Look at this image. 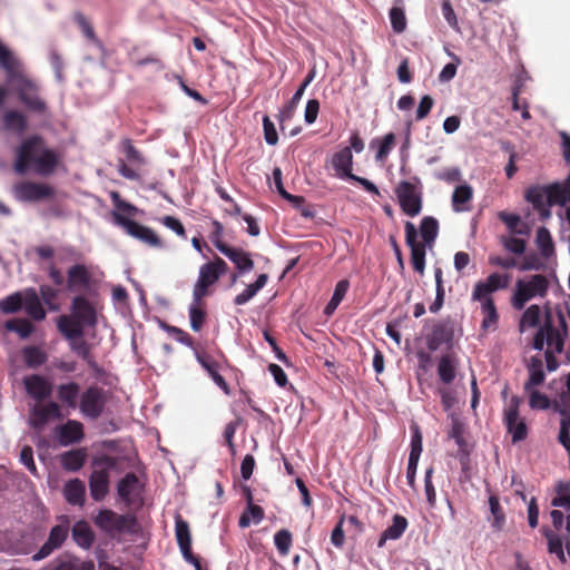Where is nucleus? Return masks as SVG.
<instances>
[{
    "mask_svg": "<svg viewBox=\"0 0 570 570\" xmlns=\"http://www.w3.org/2000/svg\"><path fill=\"white\" fill-rule=\"evenodd\" d=\"M62 165L60 151L48 146L40 135L22 139L14 150L13 169L19 175L33 173L40 177L53 175Z\"/></svg>",
    "mask_w": 570,
    "mask_h": 570,
    "instance_id": "f257e3e1",
    "label": "nucleus"
},
{
    "mask_svg": "<svg viewBox=\"0 0 570 570\" xmlns=\"http://www.w3.org/2000/svg\"><path fill=\"white\" fill-rule=\"evenodd\" d=\"M0 66L7 73L9 82L17 85L20 101L31 111L43 114L47 109L46 102L38 95V86L23 76L20 62L12 52L0 42Z\"/></svg>",
    "mask_w": 570,
    "mask_h": 570,
    "instance_id": "f03ea898",
    "label": "nucleus"
},
{
    "mask_svg": "<svg viewBox=\"0 0 570 570\" xmlns=\"http://www.w3.org/2000/svg\"><path fill=\"white\" fill-rule=\"evenodd\" d=\"M109 197L115 207V210L111 212L114 224L124 228L128 235L141 240L151 247H164L163 240L151 228L144 226L130 218L136 216L138 213V208L135 205L124 200L117 190H111L109 193Z\"/></svg>",
    "mask_w": 570,
    "mask_h": 570,
    "instance_id": "7ed1b4c3",
    "label": "nucleus"
},
{
    "mask_svg": "<svg viewBox=\"0 0 570 570\" xmlns=\"http://www.w3.org/2000/svg\"><path fill=\"white\" fill-rule=\"evenodd\" d=\"M549 289V281L544 275L535 274L528 281L519 279L511 299L514 309L521 311L534 296L544 297Z\"/></svg>",
    "mask_w": 570,
    "mask_h": 570,
    "instance_id": "20e7f679",
    "label": "nucleus"
},
{
    "mask_svg": "<svg viewBox=\"0 0 570 570\" xmlns=\"http://www.w3.org/2000/svg\"><path fill=\"white\" fill-rule=\"evenodd\" d=\"M228 271L227 263L216 256L213 262L206 263L199 268V276L193 289L195 301H203L209 294L208 288L214 285L222 275Z\"/></svg>",
    "mask_w": 570,
    "mask_h": 570,
    "instance_id": "39448f33",
    "label": "nucleus"
},
{
    "mask_svg": "<svg viewBox=\"0 0 570 570\" xmlns=\"http://www.w3.org/2000/svg\"><path fill=\"white\" fill-rule=\"evenodd\" d=\"M106 403V391L98 385H91L81 393L78 407L83 416L97 420L104 413Z\"/></svg>",
    "mask_w": 570,
    "mask_h": 570,
    "instance_id": "423d86ee",
    "label": "nucleus"
},
{
    "mask_svg": "<svg viewBox=\"0 0 570 570\" xmlns=\"http://www.w3.org/2000/svg\"><path fill=\"white\" fill-rule=\"evenodd\" d=\"M399 205L402 212L410 216L415 217L422 210V193L417 187L406 180L401 181L395 188Z\"/></svg>",
    "mask_w": 570,
    "mask_h": 570,
    "instance_id": "0eeeda50",
    "label": "nucleus"
},
{
    "mask_svg": "<svg viewBox=\"0 0 570 570\" xmlns=\"http://www.w3.org/2000/svg\"><path fill=\"white\" fill-rule=\"evenodd\" d=\"M95 297L88 294H78L71 299V314L87 327H95L98 323Z\"/></svg>",
    "mask_w": 570,
    "mask_h": 570,
    "instance_id": "6e6552de",
    "label": "nucleus"
},
{
    "mask_svg": "<svg viewBox=\"0 0 570 570\" xmlns=\"http://www.w3.org/2000/svg\"><path fill=\"white\" fill-rule=\"evenodd\" d=\"M70 527L67 517L61 518V522L51 528L47 541L32 556L33 561H40L60 549L69 535Z\"/></svg>",
    "mask_w": 570,
    "mask_h": 570,
    "instance_id": "1a4fd4ad",
    "label": "nucleus"
},
{
    "mask_svg": "<svg viewBox=\"0 0 570 570\" xmlns=\"http://www.w3.org/2000/svg\"><path fill=\"white\" fill-rule=\"evenodd\" d=\"M13 195L20 202L37 203L53 197L55 189L45 183L21 181L13 186Z\"/></svg>",
    "mask_w": 570,
    "mask_h": 570,
    "instance_id": "9d476101",
    "label": "nucleus"
},
{
    "mask_svg": "<svg viewBox=\"0 0 570 570\" xmlns=\"http://www.w3.org/2000/svg\"><path fill=\"white\" fill-rule=\"evenodd\" d=\"M67 288L72 293L85 292L89 296H97L91 286V274L83 264H75L67 271Z\"/></svg>",
    "mask_w": 570,
    "mask_h": 570,
    "instance_id": "9b49d317",
    "label": "nucleus"
},
{
    "mask_svg": "<svg viewBox=\"0 0 570 570\" xmlns=\"http://www.w3.org/2000/svg\"><path fill=\"white\" fill-rule=\"evenodd\" d=\"M175 534L178 547L185 560L191 563L196 570H202L200 559L191 551V535L189 524L180 514L175 517Z\"/></svg>",
    "mask_w": 570,
    "mask_h": 570,
    "instance_id": "f8f14e48",
    "label": "nucleus"
},
{
    "mask_svg": "<svg viewBox=\"0 0 570 570\" xmlns=\"http://www.w3.org/2000/svg\"><path fill=\"white\" fill-rule=\"evenodd\" d=\"M405 229V243L411 249V263L420 274H423L425 268V246L417 242V230L413 223L406 222L404 225Z\"/></svg>",
    "mask_w": 570,
    "mask_h": 570,
    "instance_id": "ddd939ff",
    "label": "nucleus"
},
{
    "mask_svg": "<svg viewBox=\"0 0 570 570\" xmlns=\"http://www.w3.org/2000/svg\"><path fill=\"white\" fill-rule=\"evenodd\" d=\"M62 417L60 404L50 401L46 404H37L31 409L29 423L36 430H42L50 420H61Z\"/></svg>",
    "mask_w": 570,
    "mask_h": 570,
    "instance_id": "4468645a",
    "label": "nucleus"
},
{
    "mask_svg": "<svg viewBox=\"0 0 570 570\" xmlns=\"http://www.w3.org/2000/svg\"><path fill=\"white\" fill-rule=\"evenodd\" d=\"M95 524L106 532H122L128 528L129 523H134L135 519L127 515L118 514L110 509H102L94 519Z\"/></svg>",
    "mask_w": 570,
    "mask_h": 570,
    "instance_id": "2eb2a0df",
    "label": "nucleus"
},
{
    "mask_svg": "<svg viewBox=\"0 0 570 570\" xmlns=\"http://www.w3.org/2000/svg\"><path fill=\"white\" fill-rule=\"evenodd\" d=\"M454 338V323L451 320H443L435 323L431 333L426 336V345L430 351H436L440 346H452Z\"/></svg>",
    "mask_w": 570,
    "mask_h": 570,
    "instance_id": "dca6fc26",
    "label": "nucleus"
},
{
    "mask_svg": "<svg viewBox=\"0 0 570 570\" xmlns=\"http://www.w3.org/2000/svg\"><path fill=\"white\" fill-rule=\"evenodd\" d=\"M26 393L33 400L41 402L52 393L51 382L42 375L30 374L23 377Z\"/></svg>",
    "mask_w": 570,
    "mask_h": 570,
    "instance_id": "f3484780",
    "label": "nucleus"
},
{
    "mask_svg": "<svg viewBox=\"0 0 570 570\" xmlns=\"http://www.w3.org/2000/svg\"><path fill=\"white\" fill-rule=\"evenodd\" d=\"M217 249L235 265L238 274L250 272L254 268L250 254L244 249L227 244H217Z\"/></svg>",
    "mask_w": 570,
    "mask_h": 570,
    "instance_id": "a211bd4d",
    "label": "nucleus"
},
{
    "mask_svg": "<svg viewBox=\"0 0 570 570\" xmlns=\"http://www.w3.org/2000/svg\"><path fill=\"white\" fill-rule=\"evenodd\" d=\"M110 475L107 469L94 470L89 476L91 498L100 502L109 493Z\"/></svg>",
    "mask_w": 570,
    "mask_h": 570,
    "instance_id": "6ab92c4d",
    "label": "nucleus"
},
{
    "mask_svg": "<svg viewBox=\"0 0 570 570\" xmlns=\"http://www.w3.org/2000/svg\"><path fill=\"white\" fill-rule=\"evenodd\" d=\"M59 443L61 445H70L78 443L83 439V425L76 420H68L65 424L56 429Z\"/></svg>",
    "mask_w": 570,
    "mask_h": 570,
    "instance_id": "aec40b11",
    "label": "nucleus"
},
{
    "mask_svg": "<svg viewBox=\"0 0 570 570\" xmlns=\"http://www.w3.org/2000/svg\"><path fill=\"white\" fill-rule=\"evenodd\" d=\"M85 326L79 320H77L72 314L70 315H61L57 320V328L61 333V335L68 340L73 341L76 338H81L85 334Z\"/></svg>",
    "mask_w": 570,
    "mask_h": 570,
    "instance_id": "412c9836",
    "label": "nucleus"
},
{
    "mask_svg": "<svg viewBox=\"0 0 570 570\" xmlns=\"http://www.w3.org/2000/svg\"><path fill=\"white\" fill-rule=\"evenodd\" d=\"M22 307L29 317L33 321H42L46 318V311L42 307L37 291L32 287L27 288L22 294Z\"/></svg>",
    "mask_w": 570,
    "mask_h": 570,
    "instance_id": "4be33fe9",
    "label": "nucleus"
},
{
    "mask_svg": "<svg viewBox=\"0 0 570 570\" xmlns=\"http://www.w3.org/2000/svg\"><path fill=\"white\" fill-rule=\"evenodd\" d=\"M80 385L70 381L68 383H62L57 386V399L61 403V405L75 410L78 407V399H80Z\"/></svg>",
    "mask_w": 570,
    "mask_h": 570,
    "instance_id": "5701e85b",
    "label": "nucleus"
},
{
    "mask_svg": "<svg viewBox=\"0 0 570 570\" xmlns=\"http://www.w3.org/2000/svg\"><path fill=\"white\" fill-rule=\"evenodd\" d=\"M332 166L340 177L350 179L353 166V155L350 147H344L332 157Z\"/></svg>",
    "mask_w": 570,
    "mask_h": 570,
    "instance_id": "b1692460",
    "label": "nucleus"
},
{
    "mask_svg": "<svg viewBox=\"0 0 570 570\" xmlns=\"http://www.w3.org/2000/svg\"><path fill=\"white\" fill-rule=\"evenodd\" d=\"M544 330L549 348L553 347L556 353H562L567 336L557 332V327L553 325L552 313L548 307L544 314Z\"/></svg>",
    "mask_w": 570,
    "mask_h": 570,
    "instance_id": "393cba45",
    "label": "nucleus"
},
{
    "mask_svg": "<svg viewBox=\"0 0 570 570\" xmlns=\"http://www.w3.org/2000/svg\"><path fill=\"white\" fill-rule=\"evenodd\" d=\"M409 522L405 517L395 514L392 519V524L389 525L381 534L377 547L383 548L387 540H397L405 532Z\"/></svg>",
    "mask_w": 570,
    "mask_h": 570,
    "instance_id": "a878e982",
    "label": "nucleus"
},
{
    "mask_svg": "<svg viewBox=\"0 0 570 570\" xmlns=\"http://www.w3.org/2000/svg\"><path fill=\"white\" fill-rule=\"evenodd\" d=\"M139 479L134 472H128L117 485L118 495L127 504L132 503V497L139 493Z\"/></svg>",
    "mask_w": 570,
    "mask_h": 570,
    "instance_id": "bb28decb",
    "label": "nucleus"
},
{
    "mask_svg": "<svg viewBox=\"0 0 570 570\" xmlns=\"http://www.w3.org/2000/svg\"><path fill=\"white\" fill-rule=\"evenodd\" d=\"M197 360L213 381L228 395L230 393L229 385L219 373V364L207 354H198Z\"/></svg>",
    "mask_w": 570,
    "mask_h": 570,
    "instance_id": "cd10ccee",
    "label": "nucleus"
},
{
    "mask_svg": "<svg viewBox=\"0 0 570 570\" xmlns=\"http://www.w3.org/2000/svg\"><path fill=\"white\" fill-rule=\"evenodd\" d=\"M63 495L68 503L82 507L86 497L85 482L78 478L68 481L63 488Z\"/></svg>",
    "mask_w": 570,
    "mask_h": 570,
    "instance_id": "c85d7f7f",
    "label": "nucleus"
},
{
    "mask_svg": "<svg viewBox=\"0 0 570 570\" xmlns=\"http://www.w3.org/2000/svg\"><path fill=\"white\" fill-rule=\"evenodd\" d=\"M48 570H95V563L92 560L60 557L48 567Z\"/></svg>",
    "mask_w": 570,
    "mask_h": 570,
    "instance_id": "c756f323",
    "label": "nucleus"
},
{
    "mask_svg": "<svg viewBox=\"0 0 570 570\" xmlns=\"http://www.w3.org/2000/svg\"><path fill=\"white\" fill-rule=\"evenodd\" d=\"M548 190V205H570V183H554L547 186Z\"/></svg>",
    "mask_w": 570,
    "mask_h": 570,
    "instance_id": "7c9ffc66",
    "label": "nucleus"
},
{
    "mask_svg": "<svg viewBox=\"0 0 570 570\" xmlns=\"http://www.w3.org/2000/svg\"><path fill=\"white\" fill-rule=\"evenodd\" d=\"M481 313L483 320L481 322V330L483 332L495 331L499 324V313L493 298H485L481 304Z\"/></svg>",
    "mask_w": 570,
    "mask_h": 570,
    "instance_id": "2f4dec72",
    "label": "nucleus"
},
{
    "mask_svg": "<svg viewBox=\"0 0 570 570\" xmlns=\"http://www.w3.org/2000/svg\"><path fill=\"white\" fill-rule=\"evenodd\" d=\"M71 535L73 541L83 549H89L95 540L94 531L88 522L81 520L73 524L71 528Z\"/></svg>",
    "mask_w": 570,
    "mask_h": 570,
    "instance_id": "473e14b6",
    "label": "nucleus"
},
{
    "mask_svg": "<svg viewBox=\"0 0 570 570\" xmlns=\"http://www.w3.org/2000/svg\"><path fill=\"white\" fill-rule=\"evenodd\" d=\"M87 453L85 449H75L60 455L61 466L66 471L77 472L86 462Z\"/></svg>",
    "mask_w": 570,
    "mask_h": 570,
    "instance_id": "72a5a7b5",
    "label": "nucleus"
},
{
    "mask_svg": "<svg viewBox=\"0 0 570 570\" xmlns=\"http://www.w3.org/2000/svg\"><path fill=\"white\" fill-rule=\"evenodd\" d=\"M396 145V136L394 132H389L384 135L382 138H375L371 141L370 146L371 148L377 147L376 154H375V160L377 163H384L391 150Z\"/></svg>",
    "mask_w": 570,
    "mask_h": 570,
    "instance_id": "f704fd0d",
    "label": "nucleus"
},
{
    "mask_svg": "<svg viewBox=\"0 0 570 570\" xmlns=\"http://www.w3.org/2000/svg\"><path fill=\"white\" fill-rule=\"evenodd\" d=\"M392 29L395 33L405 31L407 21L404 10V0H394L393 7L389 12Z\"/></svg>",
    "mask_w": 570,
    "mask_h": 570,
    "instance_id": "c9c22d12",
    "label": "nucleus"
},
{
    "mask_svg": "<svg viewBox=\"0 0 570 570\" xmlns=\"http://www.w3.org/2000/svg\"><path fill=\"white\" fill-rule=\"evenodd\" d=\"M529 379L524 383V390L535 389L544 382L546 374L543 371L542 361L533 356L528 366Z\"/></svg>",
    "mask_w": 570,
    "mask_h": 570,
    "instance_id": "e433bc0d",
    "label": "nucleus"
},
{
    "mask_svg": "<svg viewBox=\"0 0 570 570\" xmlns=\"http://www.w3.org/2000/svg\"><path fill=\"white\" fill-rule=\"evenodd\" d=\"M438 375L444 384H451L456 376L455 360L446 354L438 363Z\"/></svg>",
    "mask_w": 570,
    "mask_h": 570,
    "instance_id": "4c0bfd02",
    "label": "nucleus"
},
{
    "mask_svg": "<svg viewBox=\"0 0 570 570\" xmlns=\"http://www.w3.org/2000/svg\"><path fill=\"white\" fill-rule=\"evenodd\" d=\"M267 281V274L258 275L253 284L248 285L242 293L236 295V297L234 298V303L236 305L246 304L266 285Z\"/></svg>",
    "mask_w": 570,
    "mask_h": 570,
    "instance_id": "58836bf2",
    "label": "nucleus"
},
{
    "mask_svg": "<svg viewBox=\"0 0 570 570\" xmlns=\"http://www.w3.org/2000/svg\"><path fill=\"white\" fill-rule=\"evenodd\" d=\"M554 493L551 505L570 511V481H558L554 485Z\"/></svg>",
    "mask_w": 570,
    "mask_h": 570,
    "instance_id": "ea45409f",
    "label": "nucleus"
},
{
    "mask_svg": "<svg viewBox=\"0 0 570 570\" xmlns=\"http://www.w3.org/2000/svg\"><path fill=\"white\" fill-rule=\"evenodd\" d=\"M498 217L502 223H504L507 225L508 229L512 234H518V235H528L529 234V226L525 223L521 222V217L519 215L502 210V212H499Z\"/></svg>",
    "mask_w": 570,
    "mask_h": 570,
    "instance_id": "a19ab883",
    "label": "nucleus"
},
{
    "mask_svg": "<svg viewBox=\"0 0 570 570\" xmlns=\"http://www.w3.org/2000/svg\"><path fill=\"white\" fill-rule=\"evenodd\" d=\"M439 233V223L432 216H426L421 220L420 234L423 239V244L431 247L434 243Z\"/></svg>",
    "mask_w": 570,
    "mask_h": 570,
    "instance_id": "79ce46f5",
    "label": "nucleus"
},
{
    "mask_svg": "<svg viewBox=\"0 0 570 570\" xmlns=\"http://www.w3.org/2000/svg\"><path fill=\"white\" fill-rule=\"evenodd\" d=\"M535 243L541 256L544 258H549L554 254V243L547 227L542 226L538 228Z\"/></svg>",
    "mask_w": 570,
    "mask_h": 570,
    "instance_id": "37998d69",
    "label": "nucleus"
},
{
    "mask_svg": "<svg viewBox=\"0 0 570 570\" xmlns=\"http://www.w3.org/2000/svg\"><path fill=\"white\" fill-rule=\"evenodd\" d=\"M3 125L8 130L21 134L27 129L28 121L22 112L9 110L3 115Z\"/></svg>",
    "mask_w": 570,
    "mask_h": 570,
    "instance_id": "c03bdc74",
    "label": "nucleus"
},
{
    "mask_svg": "<svg viewBox=\"0 0 570 570\" xmlns=\"http://www.w3.org/2000/svg\"><path fill=\"white\" fill-rule=\"evenodd\" d=\"M521 403L522 399L518 395H513L504 406L503 423L507 429H510L512 423H515L519 420H523V417H520Z\"/></svg>",
    "mask_w": 570,
    "mask_h": 570,
    "instance_id": "a18cd8bd",
    "label": "nucleus"
},
{
    "mask_svg": "<svg viewBox=\"0 0 570 570\" xmlns=\"http://www.w3.org/2000/svg\"><path fill=\"white\" fill-rule=\"evenodd\" d=\"M265 517L262 507L250 503L239 517L238 525L243 529L248 528L250 523H259Z\"/></svg>",
    "mask_w": 570,
    "mask_h": 570,
    "instance_id": "49530a36",
    "label": "nucleus"
},
{
    "mask_svg": "<svg viewBox=\"0 0 570 570\" xmlns=\"http://www.w3.org/2000/svg\"><path fill=\"white\" fill-rule=\"evenodd\" d=\"M189 321L190 327L194 332H199L206 321V312L203 306V301H195L193 297V302L189 306Z\"/></svg>",
    "mask_w": 570,
    "mask_h": 570,
    "instance_id": "de8ad7c7",
    "label": "nucleus"
},
{
    "mask_svg": "<svg viewBox=\"0 0 570 570\" xmlns=\"http://www.w3.org/2000/svg\"><path fill=\"white\" fill-rule=\"evenodd\" d=\"M24 363L30 368H37L45 364L48 355L38 346H27L22 351Z\"/></svg>",
    "mask_w": 570,
    "mask_h": 570,
    "instance_id": "09e8293b",
    "label": "nucleus"
},
{
    "mask_svg": "<svg viewBox=\"0 0 570 570\" xmlns=\"http://www.w3.org/2000/svg\"><path fill=\"white\" fill-rule=\"evenodd\" d=\"M38 295L49 311L58 312L60 309V304L58 303L59 291L57 288L42 284L39 286Z\"/></svg>",
    "mask_w": 570,
    "mask_h": 570,
    "instance_id": "8fccbe9b",
    "label": "nucleus"
},
{
    "mask_svg": "<svg viewBox=\"0 0 570 570\" xmlns=\"http://www.w3.org/2000/svg\"><path fill=\"white\" fill-rule=\"evenodd\" d=\"M304 95L303 88H298L293 95L292 99L279 110L278 121L281 129L284 128V122L291 120L296 111L299 100Z\"/></svg>",
    "mask_w": 570,
    "mask_h": 570,
    "instance_id": "3c124183",
    "label": "nucleus"
},
{
    "mask_svg": "<svg viewBox=\"0 0 570 570\" xmlns=\"http://www.w3.org/2000/svg\"><path fill=\"white\" fill-rule=\"evenodd\" d=\"M350 283L347 279H342L337 282L334 288V293L332 295V298L327 303V305L324 308V313L326 315H332L334 311L337 308L340 303L343 301L347 289H348Z\"/></svg>",
    "mask_w": 570,
    "mask_h": 570,
    "instance_id": "603ef678",
    "label": "nucleus"
},
{
    "mask_svg": "<svg viewBox=\"0 0 570 570\" xmlns=\"http://www.w3.org/2000/svg\"><path fill=\"white\" fill-rule=\"evenodd\" d=\"M6 328L16 332L21 338H28L35 331L33 324L27 318H12L6 322Z\"/></svg>",
    "mask_w": 570,
    "mask_h": 570,
    "instance_id": "864d4df0",
    "label": "nucleus"
},
{
    "mask_svg": "<svg viewBox=\"0 0 570 570\" xmlns=\"http://www.w3.org/2000/svg\"><path fill=\"white\" fill-rule=\"evenodd\" d=\"M472 199V188L469 185L456 186L452 195V206L455 212L466 209L464 204Z\"/></svg>",
    "mask_w": 570,
    "mask_h": 570,
    "instance_id": "5fc2aeb1",
    "label": "nucleus"
},
{
    "mask_svg": "<svg viewBox=\"0 0 570 570\" xmlns=\"http://www.w3.org/2000/svg\"><path fill=\"white\" fill-rule=\"evenodd\" d=\"M71 350L78 356H80L91 368H97V362L90 352V344L87 343L82 337L71 341Z\"/></svg>",
    "mask_w": 570,
    "mask_h": 570,
    "instance_id": "6e6d98bb",
    "label": "nucleus"
},
{
    "mask_svg": "<svg viewBox=\"0 0 570 570\" xmlns=\"http://www.w3.org/2000/svg\"><path fill=\"white\" fill-rule=\"evenodd\" d=\"M121 151L125 154L127 160L131 164L144 166L146 165V159L142 154L134 146L132 140L129 138H124L120 141Z\"/></svg>",
    "mask_w": 570,
    "mask_h": 570,
    "instance_id": "4d7b16f0",
    "label": "nucleus"
},
{
    "mask_svg": "<svg viewBox=\"0 0 570 570\" xmlns=\"http://www.w3.org/2000/svg\"><path fill=\"white\" fill-rule=\"evenodd\" d=\"M525 198L530 202L534 209L543 210L546 208V203L548 204V190L547 186L544 188L541 187H531L525 193Z\"/></svg>",
    "mask_w": 570,
    "mask_h": 570,
    "instance_id": "13d9d810",
    "label": "nucleus"
},
{
    "mask_svg": "<svg viewBox=\"0 0 570 570\" xmlns=\"http://www.w3.org/2000/svg\"><path fill=\"white\" fill-rule=\"evenodd\" d=\"M541 309L539 305H530L522 314L520 320V331L523 332L524 327H535L540 324Z\"/></svg>",
    "mask_w": 570,
    "mask_h": 570,
    "instance_id": "bf43d9fd",
    "label": "nucleus"
},
{
    "mask_svg": "<svg viewBox=\"0 0 570 570\" xmlns=\"http://www.w3.org/2000/svg\"><path fill=\"white\" fill-rule=\"evenodd\" d=\"M489 505H490V512L492 514V527L500 531L503 528V524L505 522V515L501 508V504L499 502V499L497 495H491L489 498Z\"/></svg>",
    "mask_w": 570,
    "mask_h": 570,
    "instance_id": "052dcab7",
    "label": "nucleus"
},
{
    "mask_svg": "<svg viewBox=\"0 0 570 570\" xmlns=\"http://www.w3.org/2000/svg\"><path fill=\"white\" fill-rule=\"evenodd\" d=\"M274 543L278 553L285 557L289 553L293 535L287 529H282L275 533Z\"/></svg>",
    "mask_w": 570,
    "mask_h": 570,
    "instance_id": "680f3d73",
    "label": "nucleus"
},
{
    "mask_svg": "<svg viewBox=\"0 0 570 570\" xmlns=\"http://www.w3.org/2000/svg\"><path fill=\"white\" fill-rule=\"evenodd\" d=\"M22 307V295L13 293L0 301V311L4 314H12L20 311Z\"/></svg>",
    "mask_w": 570,
    "mask_h": 570,
    "instance_id": "e2e57ef3",
    "label": "nucleus"
},
{
    "mask_svg": "<svg viewBox=\"0 0 570 570\" xmlns=\"http://www.w3.org/2000/svg\"><path fill=\"white\" fill-rule=\"evenodd\" d=\"M73 20L79 26V28L81 29L83 36L88 40H90L91 42H94L96 45L99 43V40L96 37V33H95V30H94L92 26L90 24L89 20L85 17L83 13H81L79 11L76 12L73 14Z\"/></svg>",
    "mask_w": 570,
    "mask_h": 570,
    "instance_id": "0e129e2a",
    "label": "nucleus"
},
{
    "mask_svg": "<svg viewBox=\"0 0 570 570\" xmlns=\"http://www.w3.org/2000/svg\"><path fill=\"white\" fill-rule=\"evenodd\" d=\"M529 394L531 409L547 410L550 406L549 397L535 389L524 390Z\"/></svg>",
    "mask_w": 570,
    "mask_h": 570,
    "instance_id": "69168bd1",
    "label": "nucleus"
},
{
    "mask_svg": "<svg viewBox=\"0 0 570 570\" xmlns=\"http://www.w3.org/2000/svg\"><path fill=\"white\" fill-rule=\"evenodd\" d=\"M540 531L548 541L549 553L554 554L557 551L563 548L562 539L553 530L548 527H542Z\"/></svg>",
    "mask_w": 570,
    "mask_h": 570,
    "instance_id": "338daca9",
    "label": "nucleus"
},
{
    "mask_svg": "<svg viewBox=\"0 0 570 570\" xmlns=\"http://www.w3.org/2000/svg\"><path fill=\"white\" fill-rule=\"evenodd\" d=\"M507 431L509 434H511L513 443L525 440L528 436V426L525 420L523 419L512 423L510 429H507Z\"/></svg>",
    "mask_w": 570,
    "mask_h": 570,
    "instance_id": "774afa93",
    "label": "nucleus"
}]
</instances>
